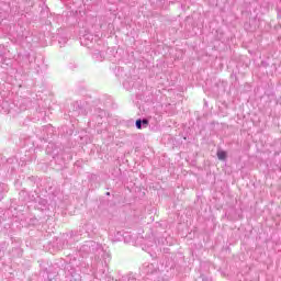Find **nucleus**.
Segmentation results:
<instances>
[{"label": "nucleus", "mask_w": 281, "mask_h": 281, "mask_svg": "<svg viewBox=\"0 0 281 281\" xmlns=\"http://www.w3.org/2000/svg\"><path fill=\"white\" fill-rule=\"evenodd\" d=\"M217 159L225 161L227 159V153L225 150H217Z\"/></svg>", "instance_id": "nucleus-1"}, {"label": "nucleus", "mask_w": 281, "mask_h": 281, "mask_svg": "<svg viewBox=\"0 0 281 281\" xmlns=\"http://www.w3.org/2000/svg\"><path fill=\"white\" fill-rule=\"evenodd\" d=\"M148 119H143L142 120V126H143V128H146V126L148 125Z\"/></svg>", "instance_id": "nucleus-2"}, {"label": "nucleus", "mask_w": 281, "mask_h": 281, "mask_svg": "<svg viewBox=\"0 0 281 281\" xmlns=\"http://www.w3.org/2000/svg\"><path fill=\"white\" fill-rule=\"evenodd\" d=\"M136 126H137V128H142V120L136 121Z\"/></svg>", "instance_id": "nucleus-3"}]
</instances>
